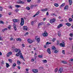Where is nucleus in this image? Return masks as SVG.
<instances>
[{
  "label": "nucleus",
  "mask_w": 73,
  "mask_h": 73,
  "mask_svg": "<svg viewBox=\"0 0 73 73\" xmlns=\"http://www.w3.org/2000/svg\"><path fill=\"white\" fill-rule=\"evenodd\" d=\"M69 20L70 21H73L72 19L71 18H70Z\"/></svg>",
  "instance_id": "obj_42"
},
{
  "label": "nucleus",
  "mask_w": 73,
  "mask_h": 73,
  "mask_svg": "<svg viewBox=\"0 0 73 73\" xmlns=\"http://www.w3.org/2000/svg\"><path fill=\"white\" fill-rule=\"evenodd\" d=\"M23 28L24 31H27L28 29V27L27 26H24L23 27Z\"/></svg>",
  "instance_id": "obj_10"
},
{
  "label": "nucleus",
  "mask_w": 73,
  "mask_h": 73,
  "mask_svg": "<svg viewBox=\"0 0 73 73\" xmlns=\"http://www.w3.org/2000/svg\"><path fill=\"white\" fill-rule=\"evenodd\" d=\"M51 44V43L49 42H46V45H48V44Z\"/></svg>",
  "instance_id": "obj_35"
},
{
  "label": "nucleus",
  "mask_w": 73,
  "mask_h": 73,
  "mask_svg": "<svg viewBox=\"0 0 73 73\" xmlns=\"http://www.w3.org/2000/svg\"><path fill=\"white\" fill-rule=\"evenodd\" d=\"M38 0L37 3H40V2H41V1H40V0Z\"/></svg>",
  "instance_id": "obj_52"
},
{
  "label": "nucleus",
  "mask_w": 73,
  "mask_h": 73,
  "mask_svg": "<svg viewBox=\"0 0 73 73\" xmlns=\"http://www.w3.org/2000/svg\"><path fill=\"white\" fill-rule=\"evenodd\" d=\"M6 67L7 68H8V67H9V66H10L9 65V64H8V63H6Z\"/></svg>",
  "instance_id": "obj_23"
},
{
  "label": "nucleus",
  "mask_w": 73,
  "mask_h": 73,
  "mask_svg": "<svg viewBox=\"0 0 73 73\" xmlns=\"http://www.w3.org/2000/svg\"><path fill=\"white\" fill-rule=\"evenodd\" d=\"M0 23L1 24H4V22L2 21H0Z\"/></svg>",
  "instance_id": "obj_36"
},
{
  "label": "nucleus",
  "mask_w": 73,
  "mask_h": 73,
  "mask_svg": "<svg viewBox=\"0 0 73 73\" xmlns=\"http://www.w3.org/2000/svg\"><path fill=\"white\" fill-rule=\"evenodd\" d=\"M24 19L22 18H21V22L20 23V24L21 26H23L24 25Z\"/></svg>",
  "instance_id": "obj_2"
},
{
  "label": "nucleus",
  "mask_w": 73,
  "mask_h": 73,
  "mask_svg": "<svg viewBox=\"0 0 73 73\" xmlns=\"http://www.w3.org/2000/svg\"><path fill=\"white\" fill-rule=\"evenodd\" d=\"M65 43L64 42H63L62 43H60V45L62 47H65Z\"/></svg>",
  "instance_id": "obj_3"
},
{
  "label": "nucleus",
  "mask_w": 73,
  "mask_h": 73,
  "mask_svg": "<svg viewBox=\"0 0 73 73\" xmlns=\"http://www.w3.org/2000/svg\"><path fill=\"white\" fill-rule=\"evenodd\" d=\"M22 46L23 47H25V45H24V44H22Z\"/></svg>",
  "instance_id": "obj_63"
},
{
  "label": "nucleus",
  "mask_w": 73,
  "mask_h": 73,
  "mask_svg": "<svg viewBox=\"0 0 73 73\" xmlns=\"http://www.w3.org/2000/svg\"><path fill=\"white\" fill-rule=\"evenodd\" d=\"M27 2L30 3V2H31V0H27Z\"/></svg>",
  "instance_id": "obj_51"
},
{
  "label": "nucleus",
  "mask_w": 73,
  "mask_h": 73,
  "mask_svg": "<svg viewBox=\"0 0 73 73\" xmlns=\"http://www.w3.org/2000/svg\"><path fill=\"white\" fill-rule=\"evenodd\" d=\"M35 38L36 40V41H38V42L39 43L40 42V39L39 38H38V36H36Z\"/></svg>",
  "instance_id": "obj_4"
},
{
  "label": "nucleus",
  "mask_w": 73,
  "mask_h": 73,
  "mask_svg": "<svg viewBox=\"0 0 73 73\" xmlns=\"http://www.w3.org/2000/svg\"><path fill=\"white\" fill-rule=\"evenodd\" d=\"M56 38H54L52 40V41L53 42H54L55 40H56Z\"/></svg>",
  "instance_id": "obj_41"
},
{
  "label": "nucleus",
  "mask_w": 73,
  "mask_h": 73,
  "mask_svg": "<svg viewBox=\"0 0 73 73\" xmlns=\"http://www.w3.org/2000/svg\"><path fill=\"white\" fill-rule=\"evenodd\" d=\"M62 27V24H60L58 26L57 28L59 29L60 28V27Z\"/></svg>",
  "instance_id": "obj_16"
},
{
  "label": "nucleus",
  "mask_w": 73,
  "mask_h": 73,
  "mask_svg": "<svg viewBox=\"0 0 73 73\" xmlns=\"http://www.w3.org/2000/svg\"><path fill=\"white\" fill-rule=\"evenodd\" d=\"M66 25H67L68 27H70V26H71V24L69 23H66Z\"/></svg>",
  "instance_id": "obj_17"
},
{
  "label": "nucleus",
  "mask_w": 73,
  "mask_h": 73,
  "mask_svg": "<svg viewBox=\"0 0 73 73\" xmlns=\"http://www.w3.org/2000/svg\"><path fill=\"white\" fill-rule=\"evenodd\" d=\"M27 41L29 42V43H30V44H31L32 43V42H34V41L32 40L31 39H29Z\"/></svg>",
  "instance_id": "obj_7"
},
{
  "label": "nucleus",
  "mask_w": 73,
  "mask_h": 73,
  "mask_svg": "<svg viewBox=\"0 0 73 73\" xmlns=\"http://www.w3.org/2000/svg\"><path fill=\"white\" fill-rule=\"evenodd\" d=\"M28 34H29V33L28 32H27L26 34H25V35L27 36V35H28Z\"/></svg>",
  "instance_id": "obj_50"
},
{
  "label": "nucleus",
  "mask_w": 73,
  "mask_h": 73,
  "mask_svg": "<svg viewBox=\"0 0 73 73\" xmlns=\"http://www.w3.org/2000/svg\"><path fill=\"white\" fill-rule=\"evenodd\" d=\"M31 24L32 25H33V24H34V22L32 21L31 22Z\"/></svg>",
  "instance_id": "obj_33"
},
{
  "label": "nucleus",
  "mask_w": 73,
  "mask_h": 73,
  "mask_svg": "<svg viewBox=\"0 0 73 73\" xmlns=\"http://www.w3.org/2000/svg\"><path fill=\"white\" fill-rule=\"evenodd\" d=\"M34 59H32L31 60V62H34Z\"/></svg>",
  "instance_id": "obj_54"
},
{
  "label": "nucleus",
  "mask_w": 73,
  "mask_h": 73,
  "mask_svg": "<svg viewBox=\"0 0 73 73\" xmlns=\"http://www.w3.org/2000/svg\"><path fill=\"white\" fill-rule=\"evenodd\" d=\"M3 11V7H0V11Z\"/></svg>",
  "instance_id": "obj_38"
},
{
  "label": "nucleus",
  "mask_w": 73,
  "mask_h": 73,
  "mask_svg": "<svg viewBox=\"0 0 73 73\" xmlns=\"http://www.w3.org/2000/svg\"><path fill=\"white\" fill-rule=\"evenodd\" d=\"M26 9H27V10H30V8H29V7H26Z\"/></svg>",
  "instance_id": "obj_39"
},
{
  "label": "nucleus",
  "mask_w": 73,
  "mask_h": 73,
  "mask_svg": "<svg viewBox=\"0 0 73 73\" xmlns=\"http://www.w3.org/2000/svg\"><path fill=\"white\" fill-rule=\"evenodd\" d=\"M69 40L71 41V40H72V38H69Z\"/></svg>",
  "instance_id": "obj_55"
},
{
  "label": "nucleus",
  "mask_w": 73,
  "mask_h": 73,
  "mask_svg": "<svg viewBox=\"0 0 73 73\" xmlns=\"http://www.w3.org/2000/svg\"><path fill=\"white\" fill-rule=\"evenodd\" d=\"M68 9V6H66L64 7V9Z\"/></svg>",
  "instance_id": "obj_24"
},
{
  "label": "nucleus",
  "mask_w": 73,
  "mask_h": 73,
  "mask_svg": "<svg viewBox=\"0 0 73 73\" xmlns=\"http://www.w3.org/2000/svg\"><path fill=\"white\" fill-rule=\"evenodd\" d=\"M32 72L34 73H37L38 72V70L37 69H33L32 70Z\"/></svg>",
  "instance_id": "obj_13"
},
{
  "label": "nucleus",
  "mask_w": 73,
  "mask_h": 73,
  "mask_svg": "<svg viewBox=\"0 0 73 73\" xmlns=\"http://www.w3.org/2000/svg\"><path fill=\"white\" fill-rule=\"evenodd\" d=\"M15 52H18V50H19V51H20V50H20L19 49L18 50L16 48L15 49Z\"/></svg>",
  "instance_id": "obj_28"
},
{
  "label": "nucleus",
  "mask_w": 73,
  "mask_h": 73,
  "mask_svg": "<svg viewBox=\"0 0 73 73\" xmlns=\"http://www.w3.org/2000/svg\"><path fill=\"white\" fill-rule=\"evenodd\" d=\"M55 20L56 19H55L54 18L53 19V20H50V23H54V22H55Z\"/></svg>",
  "instance_id": "obj_8"
},
{
  "label": "nucleus",
  "mask_w": 73,
  "mask_h": 73,
  "mask_svg": "<svg viewBox=\"0 0 73 73\" xmlns=\"http://www.w3.org/2000/svg\"><path fill=\"white\" fill-rule=\"evenodd\" d=\"M17 68H18V69H20V66H18Z\"/></svg>",
  "instance_id": "obj_57"
},
{
  "label": "nucleus",
  "mask_w": 73,
  "mask_h": 73,
  "mask_svg": "<svg viewBox=\"0 0 73 73\" xmlns=\"http://www.w3.org/2000/svg\"><path fill=\"white\" fill-rule=\"evenodd\" d=\"M38 57H39V58H42V56L41 55H38Z\"/></svg>",
  "instance_id": "obj_46"
},
{
  "label": "nucleus",
  "mask_w": 73,
  "mask_h": 73,
  "mask_svg": "<svg viewBox=\"0 0 73 73\" xmlns=\"http://www.w3.org/2000/svg\"><path fill=\"white\" fill-rule=\"evenodd\" d=\"M54 53H58V50H55L54 51Z\"/></svg>",
  "instance_id": "obj_25"
},
{
  "label": "nucleus",
  "mask_w": 73,
  "mask_h": 73,
  "mask_svg": "<svg viewBox=\"0 0 73 73\" xmlns=\"http://www.w3.org/2000/svg\"><path fill=\"white\" fill-rule=\"evenodd\" d=\"M17 64L18 65H20V64H21V62L20 61L18 60L17 61Z\"/></svg>",
  "instance_id": "obj_27"
},
{
  "label": "nucleus",
  "mask_w": 73,
  "mask_h": 73,
  "mask_svg": "<svg viewBox=\"0 0 73 73\" xmlns=\"http://www.w3.org/2000/svg\"><path fill=\"white\" fill-rule=\"evenodd\" d=\"M17 41H21V39L20 38H18L16 39Z\"/></svg>",
  "instance_id": "obj_31"
},
{
  "label": "nucleus",
  "mask_w": 73,
  "mask_h": 73,
  "mask_svg": "<svg viewBox=\"0 0 73 73\" xmlns=\"http://www.w3.org/2000/svg\"><path fill=\"white\" fill-rule=\"evenodd\" d=\"M19 50V51L16 54V56L19 57V55H20V58H21V59H23L24 58L23 57V55H22V53H21V50Z\"/></svg>",
  "instance_id": "obj_1"
},
{
  "label": "nucleus",
  "mask_w": 73,
  "mask_h": 73,
  "mask_svg": "<svg viewBox=\"0 0 73 73\" xmlns=\"http://www.w3.org/2000/svg\"><path fill=\"white\" fill-rule=\"evenodd\" d=\"M8 7L9 8H12V7L11 6H9Z\"/></svg>",
  "instance_id": "obj_60"
},
{
  "label": "nucleus",
  "mask_w": 73,
  "mask_h": 73,
  "mask_svg": "<svg viewBox=\"0 0 73 73\" xmlns=\"http://www.w3.org/2000/svg\"><path fill=\"white\" fill-rule=\"evenodd\" d=\"M54 6H55V7H58V4L57 3H55Z\"/></svg>",
  "instance_id": "obj_26"
},
{
  "label": "nucleus",
  "mask_w": 73,
  "mask_h": 73,
  "mask_svg": "<svg viewBox=\"0 0 73 73\" xmlns=\"http://www.w3.org/2000/svg\"><path fill=\"white\" fill-rule=\"evenodd\" d=\"M47 52L50 54H51V51H50V48H48L47 50Z\"/></svg>",
  "instance_id": "obj_11"
},
{
  "label": "nucleus",
  "mask_w": 73,
  "mask_h": 73,
  "mask_svg": "<svg viewBox=\"0 0 73 73\" xmlns=\"http://www.w3.org/2000/svg\"><path fill=\"white\" fill-rule=\"evenodd\" d=\"M58 35L59 37H60V36H61V33H60V32H58Z\"/></svg>",
  "instance_id": "obj_30"
},
{
  "label": "nucleus",
  "mask_w": 73,
  "mask_h": 73,
  "mask_svg": "<svg viewBox=\"0 0 73 73\" xmlns=\"http://www.w3.org/2000/svg\"><path fill=\"white\" fill-rule=\"evenodd\" d=\"M1 64H4V62L3 60H2Z\"/></svg>",
  "instance_id": "obj_53"
},
{
  "label": "nucleus",
  "mask_w": 73,
  "mask_h": 73,
  "mask_svg": "<svg viewBox=\"0 0 73 73\" xmlns=\"http://www.w3.org/2000/svg\"><path fill=\"white\" fill-rule=\"evenodd\" d=\"M46 15H47V16H48L49 15V13H48V12H47Z\"/></svg>",
  "instance_id": "obj_56"
},
{
  "label": "nucleus",
  "mask_w": 73,
  "mask_h": 73,
  "mask_svg": "<svg viewBox=\"0 0 73 73\" xmlns=\"http://www.w3.org/2000/svg\"><path fill=\"white\" fill-rule=\"evenodd\" d=\"M12 50H15V48H14V47H12Z\"/></svg>",
  "instance_id": "obj_62"
},
{
  "label": "nucleus",
  "mask_w": 73,
  "mask_h": 73,
  "mask_svg": "<svg viewBox=\"0 0 73 73\" xmlns=\"http://www.w3.org/2000/svg\"><path fill=\"white\" fill-rule=\"evenodd\" d=\"M69 2L70 5H71L72 4V1L71 0H69Z\"/></svg>",
  "instance_id": "obj_19"
},
{
  "label": "nucleus",
  "mask_w": 73,
  "mask_h": 73,
  "mask_svg": "<svg viewBox=\"0 0 73 73\" xmlns=\"http://www.w3.org/2000/svg\"><path fill=\"white\" fill-rule=\"evenodd\" d=\"M24 2L21 1V0H20V4H24Z\"/></svg>",
  "instance_id": "obj_34"
},
{
  "label": "nucleus",
  "mask_w": 73,
  "mask_h": 73,
  "mask_svg": "<svg viewBox=\"0 0 73 73\" xmlns=\"http://www.w3.org/2000/svg\"><path fill=\"white\" fill-rule=\"evenodd\" d=\"M70 37H73V34L72 33H71L70 34Z\"/></svg>",
  "instance_id": "obj_40"
},
{
  "label": "nucleus",
  "mask_w": 73,
  "mask_h": 73,
  "mask_svg": "<svg viewBox=\"0 0 73 73\" xmlns=\"http://www.w3.org/2000/svg\"><path fill=\"white\" fill-rule=\"evenodd\" d=\"M43 36L44 37H46L47 36H48V33L47 32H45L44 33H43Z\"/></svg>",
  "instance_id": "obj_9"
},
{
  "label": "nucleus",
  "mask_w": 73,
  "mask_h": 73,
  "mask_svg": "<svg viewBox=\"0 0 73 73\" xmlns=\"http://www.w3.org/2000/svg\"><path fill=\"white\" fill-rule=\"evenodd\" d=\"M62 62L64 64H67V62H66V61H62Z\"/></svg>",
  "instance_id": "obj_21"
},
{
  "label": "nucleus",
  "mask_w": 73,
  "mask_h": 73,
  "mask_svg": "<svg viewBox=\"0 0 73 73\" xmlns=\"http://www.w3.org/2000/svg\"><path fill=\"white\" fill-rule=\"evenodd\" d=\"M42 61L44 63H46L47 62V61H46V60H42Z\"/></svg>",
  "instance_id": "obj_29"
},
{
  "label": "nucleus",
  "mask_w": 73,
  "mask_h": 73,
  "mask_svg": "<svg viewBox=\"0 0 73 73\" xmlns=\"http://www.w3.org/2000/svg\"><path fill=\"white\" fill-rule=\"evenodd\" d=\"M10 40L11 41H12V40H13V38H12V37H11V38H10Z\"/></svg>",
  "instance_id": "obj_61"
},
{
  "label": "nucleus",
  "mask_w": 73,
  "mask_h": 73,
  "mask_svg": "<svg viewBox=\"0 0 73 73\" xmlns=\"http://www.w3.org/2000/svg\"><path fill=\"white\" fill-rule=\"evenodd\" d=\"M15 7H16V8H19V7H21V5H15Z\"/></svg>",
  "instance_id": "obj_22"
},
{
  "label": "nucleus",
  "mask_w": 73,
  "mask_h": 73,
  "mask_svg": "<svg viewBox=\"0 0 73 73\" xmlns=\"http://www.w3.org/2000/svg\"><path fill=\"white\" fill-rule=\"evenodd\" d=\"M40 25H43V23L42 22L40 23Z\"/></svg>",
  "instance_id": "obj_58"
},
{
  "label": "nucleus",
  "mask_w": 73,
  "mask_h": 73,
  "mask_svg": "<svg viewBox=\"0 0 73 73\" xmlns=\"http://www.w3.org/2000/svg\"><path fill=\"white\" fill-rule=\"evenodd\" d=\"M14 29L15 31H16L17 30V28H16V25L15 24L13 25Z\"/></svg>",
  "instance_id": "obj_18"
},
{
  "label": "nucleus",
  "mask_w": 73,
  "mask_h": 73,
  "mask_svg": "<svg viewBox=\"0 0 73 73\" xmlns=\"http://www.w3.org/2000/svg\"><path fill=\"white\" fill-rule=\"evenodd\" d=\"M64 5H65V4H64V3L62 4L61 5V6H62V7H64Z\"/></svg>",
  "instance_id": "obj_49"
},
{
  "label": "nucleus",
  "mask_w": 73,
  "mask_h": 73,
  "mask_svg": "<svg viewBox=\"0 0 73 73\" xmlns=\"http://www.w3.org/2000/svg\"><path fill=\"white\" fill-rule=\"evenodd\" d=\"M62 54H65V50H62Z\"/></svg>",
  "instance_id": "obj_43"
},
{
  "label": "nucleus",
  "mask_w": 73,
  "mask_h": 73,
  "mask_svg": "<svg viewBox=\"0 0 73 73\" xmlns=\"http://www.w3.org/2000/svg\"><path fill=\"white\" fill-rule=\"evenodd\" d=\"M52 50H56V47L54 46H52Z\"/></svg>",
  "instance_id": "obj_15"
},
{
  "label": "nucleus",
  "mask_w": 73,
  "mask_h": 73,
  "mask_svg": "<svg viewBox=\"0 0 73 73\" xmlns=\"http://www.w3.org/2000/svg\"><path fill=\"white\" fill-rule=\"evenodd\" d=\"M11 14H12V13H9V15H11Z\"/></svg>",
  "instance_id": "obj_64"
},
{
  "label": "nucleus",
  "mask_w": 73,
  "mask_h": 73,
  "mask_svg": "<svg viewBox=\"0 0 73 73\" xmlns=\"http://www.w3.org/2000/svg\"><path fill=\"white\" fill-rule=\"evenodd\" d=\"M58 70V69L57 68L55 69V72H57Z\"/></svg>",
  "instance_id": "obj_45"
},
{
  "label": "nucleus",
  "mask_w": 73,
  "mask_h": 73,
  "mask_svg": "<svg viewBox=\"0 0 73 73\" xmlns=\"http://www.w3.org/2000/svg\"><path fill=\"white\" fill-rule=\"evenodd\" d=\"M39 69H43V67H39Z\"/></svg>",
  "instance_id": "obj_48"
},
{
  "label": "nucleus",
  "mask_w": 73,
  "mask_h": 73,
  "mask_svg": "<svg viewBox=\"0 0 73 73\" xmlns=\"http://www.w3.org/2000/svg\"><path fill=\"white\" fill-rule=\"evenodd\" d=\"M48 10V9L45 8L44 9H41V11L42 12H44V11H46Z\"/></svg>",
  "instance_id": "obj_14"
},
{
  "label": "nucleus",
  "mask_w": 73,
  "mask_h": 73,
  "mask_svg": "<svg viewBox=\"0 0 73 73\" xmlns=\"http://www.w3.org/2000/svg\"><path fill=\"white\" fill-rule=\"evenodd\" d=\"M59 43H60V42L59 41H57V44L58 45L59 44Z\"/></svg>",
  "instance_id": "obj_47"
},
{
  "label": "nucleus",
  "mask_w": 73,
  "mask_h": 73,
  "mask_svg": "<svg viewBox=\"0 0 73 73\" xmlns=\"http://www.w3.org/2000/svg\"><path fill=\"white\" fill-rule=\"evenodd\" d=\"M13 21L14 23H18L19 21V20L17 19H13Z\"/></svg>",
  "instance_id": "obj_5"
},
{
  "label": "nucleus",
  "mask_w": 73,
  "mask_h": 73,
  "mask_svg": "<svg viewBox=\"0 0 73 73\" xmlns=\"http://www.w3.org/2000/svg\"><path fill=\"white\" fill-rule=\"evenodd\" d=\"M33 7H34V5H31V9H33Z\"/></svg>",
  "instance_id": "obj_44"
},
{
  "label": "nucleus",
  "mask_w": 73,
  "mask_h": 73,
  "mask_svg": "<svg viewBox=\"0 0 73 73\" xmlns=\"http://www.w3.org/2000/svg\"><path fill=\"white\" fill-rule=\"evenodd\" d=\"M8 61H9L10 63H12V60L10 59H8Z\"/></svg>",
  "instance_id": "obj_20"
},
{
  "label": "nucleus",
  "mask_w": 73,
  "mask_h": 73,
  "mask_svg": "<svg viewBox=\"0 0 73 73\" xmlns=\"http://www.w3.org/2000/svg\"><path fill=\"white\" fill-rule=\"evenodd\" d=\"M13 66L15 67V66H16V63H14L13 64Z\"/></svg>",
  "instance_id": "obj_37"
},
{
  "label": "nucleus",
  "mask_w": 73,
  "mask_h": 73,
  "mask_svg": "<svg viewBox=\"0 0 73 73\" xmlns=\"http://www.w3.org/2000/svg\"><path fill=\"white\" fill-rule=\"evenodd\" d=\"M63 70V69H62V67L60 68L59 70L58 71V73H61Z\"/></svg>",
  "instance_id": "obj_6"
},
{
  "label": "nucleus",
  "mask_w": 73,
  "mask_h": 73,
  "mask_svg": "<svg viewBox=\"0 0 73 73\" xmlns=\"http://www.w3.org/2000/svg\"><path fill=\"white\" fill-rule=\"evenodd\" d=\"M39 13H40V11H38L35 14L37 16V15H39Z\"/></svg>",
  "instance_id": "obj_32"
},
{
  "label": "nucleus",
  "mask_w": 73,
  "mask_h": 73,
  "mask_svg": "<svg viewBox=\"0 0 73 73\" xmlns=\"http://www.w3.org/2000/svg\"><path fill=\"white\" fill-rule=\"evenodd\" d=\"M12 54V52H9L7 54V57H9V55H11V54Z\"/></svg>",
  "instance_id": "obj_12"
},
{
  "label": "nucleus",
  "mask_w": 73,
  "mask_h": 73,
  "mask_svg": "<svg viewBox=\"0 0 73 73\" xmlns=\"http://www.w3.org/2000/svg\"><path fill=\"white\" fill-rule=\"evenodd\" d=\"M1 38H2V37H1V36H0V41H2V39H1Z\"/></svg>",
  "instance_id": "obj_59"
}]
</instances>
